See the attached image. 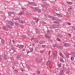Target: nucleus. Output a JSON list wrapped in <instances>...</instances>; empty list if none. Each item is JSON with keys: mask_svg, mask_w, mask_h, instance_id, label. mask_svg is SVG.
<instances>
[{"mask_svg": "<svg viewBox=\"0 0 75 75\" xmlns=\"http://www.w3.org/2000/svg\"><path fill=\"white\" fill-rule=\"evenodd\" d=\"M12 13L13 14H16V13H15L14 12H13Z\"/></svg>", "mask_w": 75, "mask_h": 75, "instance_id": "obj_50", "label": "nucleus"}, {"mask_svg": "<svg viewBox=\"0 0 75 75\" xmlns=\"http://www.w3.org/2000/svg\"><path fill=\"white\" fill-rule=\"evenodd\" d=\"M60 73L61 74H63L64 73V71H63L62 70H60Z\"/></svg>", "mask_w": 75, "mask_h": 75, "instance_id": "obj_23", "label": "nucleus"}, {"mask_svg": "<svg viewBox=\"0 0 75 75\" xmlns=\"http://www.w3.org/2000/svg\"><path fill=\"white\" fill-rule=\"evenodd\" d=\"M52 27L53 28H58V27H59V25L58 24H55L52 25Z\"/></svg>", "mask_w": 75, "mask_h": 75, "instance_id": "obj_1", "label": "nucleus"}, {"mask_svg": "<svg viewBox=\"0 0 75 75\" xmlns=\"http://www.w3.org/2000/svg\"><path fill=\"white\" fill-rule=\"evenodd\" d=\"M38 21H39V19H37L36 20V22H38Z\"/></svg>", "mask_w": 75, "mask_h": 75, "instance_id": "obj_54", "label": "nucleus"}, {"mask_svg": "<svg viewBox=\"0 0 75 75\" xmlns=\"http://www.w3.org/2000/svg\"><path fill=\"white\" fill-rule=\"evenodd\" d=\"M35 45V44H34V43H33L32 44L33 46H34Z\"/></svg>", "mask_w": 75, "mask_h": 75, "instance_id": "obj_62", "label": "nucleus"}, {"mask_svg": "<svg viewBox=\"0 0 75 75\" xmlns=\"http://www.w3.org/2000/svg\"><path fill=\"white\" fill-rule=\"evenodd\" d=\"M14 71H15V72H17V71L16 70H15Z\"/></svg>", "mask_w": 75, "mask_h": 75, "instance_id": "obj_61", "label": "nucleus"}, {"mask_svg": "<svg viewBox=\"0 0 75 75\" xmlns=\"http://www.w3.org/2000/svg\"><path fill=\"white\" fill-rule=\"evenodd\" d=\"M35 61H36L37 62H40L41 61L40 58H38L35 59Z\"/></svg>", "mask_w": 75, "mask_h": 75, "instance_id": "obj_7", "label": "nucleus"}, {"mask_svg": "<svg viewBox=\"0 0 75 75\" xmlns=\"http://www.w3.org/2000/svg\"><path fill=\"white\" fill-rule=\"evenodd\" d=\"M15 24L16 25H19V23H15Z\"/></svg>", "mask_w": 75, "mask_h": 75, "instance_id": "obj_36", "label": "nucleus"}, {"mask_svg": "<svg viewBox=\"0 0 75 75\" xmlns=\"http://www.w3.org/2000/svg\"><path fill=\"white\" fill-rule=\"evenodd\" d=\"M52 47H54V48H55L56 47H57V44H54L52 45Z\"/></svg>", "mask_w": 75, "mask_h": 75, "instance_id": "obj_25", "label": "nucleus"}, {"mask_svg": "<svg viewBox=\"0 0 75 75\" xmlns=\"http://www.w3.org/2000/svg\"><path fill=\"white\" fill-rule=\"evenodd\" d=\"M17 59H19V58H20V56H18L16 57Z\"/></svg>", "mask_w": 75, "mask_h": 75, "instance_id": "obj_45", "label": "nucleus"}, {"mask_svg": "<svg viewBox=\"0 0 75 75\" xmlns=\"http://www.w3.org/2000/svg\"><path fill=\"white\" fill-rule=\"evenodd\" d=\"M26 67L28 68V69L30 68V67L28 65H26Z\"/></svg>", "mask_w": 75, "mask_h": 75, "instance_id": "obj_35", "label": "nucleus"}, {"mask_svg": "<svg viewBox=\"0 0 75 75\" xmlns=\"http://www.w3.org/2000/svg\"><path fill=\"white\" fill-rule=\"evenodd\" d=\"M57 41H61V39H59L58 38H57Z\"/></svg>", "mask_w": 75, "mask_h": 75, "instance_id": "obj_40", "label": "nucleus"}, {"mask_svg": "<svg viewBox=\"0 0 75 75\" xmlns=\"http://www.w3.org/2000/svg\"><path fill=\"white\" fill-rule=\"evenodd\" d=\"M59 54L60 55V56H61L62 57V58H64V55L63 54H62V53H59Z\"/></svg>", "mask_w": 75, "mask_h": 75, "instance_id": "obj_19", "label": "nucleus"}, {"mask_svg": "<svg viewBox=\"0 0 75 75\" xmlns=\"http://www.w3.org/2000/svg\"><path fill=\"white\" fill-rule=\"evenodd\" d=\"M71 59L72 61H74V57H71Z\"/></svg>", "mask_w": 75, "mask_h": 75, "instance_id": "obj_43", "label": "nucleus"}, {"mask_svg": "<svg viewBox=\"0 0 75 75\" xmlns=\"http://www.w3.org/2000/svg\"><path fill=\"white\" fill-rule=\"evenodd\" d=\"M58 22H62L61 20H58Z\"/></svg>", "mask_w": 75, "mask_h": 75, "instance_id": "obj_56", "label": "nucleus"}, {"mask_svg": "<svg viewBox=\"0 0 75 75\" xmlns=\"http://www.w3.org/2000/svg\"><path fill=\"white\" fill-rule=\"evenodd\" d=\"M60 60L61 62H64V61L63 60V59H62V58H60Z\"/></svg>", "mask_w": 75, "mask_h": 75, "instance_id": "obj_27", "label": "nucleus"}, {"mask_svg": "<svg viewBox=\"0 0 75 75\" xmlns=\"http://www.w3.org/2000/svg\"><path fill=\"white\" fill-rule=\"evenodd\" d=\"M22 37L23 38H25V36H22Z\"/></svg>", "mask_w": 75, "mask_h": 75, "instance_id": "obj_51", "label": "nucleus"}, {"mask_svg": "<svg viewBox=\"0 0 75 75\" xmlns=\"http://www.w3.org/2000/svg\"><path fill=\"white\" fill-rule=\"evenodd\" d=\"M13 51L14 52H17V51H16L15 49H14V50H13Z\"/></svg>", "mask_w": 75, "mask_h": 75, "instance_id": "obj_57", "label": "nucleus"}, {"mask_svg": "<svg viewBox=\"0 0 75 75\" xmlns=\"http://www.w3.org/2000/svg\"><path fill=\"white\" fill-rule=\"evenodd\" d=\"M36 23V22L34 21L33 22H32L31 23V24H33V25H35Z\"/></svg>", "mask_w": 75, "mask_h": 75, "instance_id": "obj_28", "label": "nucleus"}, {"mask_svg": "<svg viewBox=\"0 0 75 75\" xmlns=\"http://www.w3.org/2000/svg\"><path fill=\"white\" fill-rule=\"evenodd\" d=\"M33 50H34V49H33V48H31L30 49V50H31V52H32L33 51Z\"/></svg>", "mask_w": 75, "mask_h": 75, "instance_id": "obj_48", "label": "nucleus"}, {"mask_svg": "<svg viewBox=\"0 0 75 75\" xmlns=\"http://www.w3.org/2000/svg\"><path fill=\"white\" fill-rule=\"evenodd\" d=\"M45 36L47 38H50V36H49V35H48L47 34L45 35Z\"/></svg>", "mask_w": 75, "mask_h": 75, "instance_id": "obj_21", "label": "nucleus"}, {"mask_svg": "<svg viewBox=\"0 0 75 75\" xmlns=\"http://www.w3.org/2000/svg\"><path fill=\"white\" fill-rule=\"evenodd\" d=\"M21 71H23V69H21Z\"/></svg>", "mask_w": 75, "mask_h": 75, "instance_id": "obj_64", "label": "nucleus"}, {"mask_svg": "<svg viewBox=\"0 0 75 75\" xmlns=\"http://www.w3.org/2000/svg\"><path fill=\"white\" fill-rule=\"evenodd\" d=\"M42 1H47V0H42Z\"/></svg>", "mask_w": 75, "mask_h": 75, "instance_id": "obj_59", "label": "nucleus"}, {"mask_svg": "<svg viewBox=\"0 0 75 75\" xmlns=\"http://www.w3.org/2000/svg\"><path fill=\"white\" fill-rule=\"evenodd\" d=\"M72 9H73V8L71 6H70L69 8L68 11L69 12H70V11H71L72 10Z\"/></svg>", "mask_w": 75, "mask_h": 75, "instance_id": "obj_5", "label": "nucleus"}, {"mask_svg": "<svg viewBox=\"0 0 75 75\" xmlns=\"http://www.w3.org/2000/svg\"><path fill=\"white\" fill-rule=\"evenodd\" d=\"M70 71L69 70H67L66 71V73L67 74H68L69 72Z\"/></svg>", "mask_w": 75, "mask_h": 75, "instance_id": "obj_30", "label": "nucleus"}, {"mask_svg": "<svg viewBox=\"0 0 75 75\" xmlns=\"http://www.w3.org/2000/svg\"><path fill=\"white\" fill-rule=\"evenodd\" d=\"M19 23H21V24L25 23V21H22L21 20H19Z\"/></svg>", "mask_w": 75, "mask_h": 75, "instance_id": "obj_9", "label": "nucleus"}, {"mask_svg": "<svg viewBox=\"0 0 75 75\" xmlns=\"http://www.w3.org/2000/svg\"><path fill=\"white\" fill-rule=\"evenodd\" d=\"M28 36H30L31 35V33H28Z\"/></svg>", "mask_w": 75, "mask_h": 75, "instance_id": "obj_44", "label": "nucleus"}, {"mask_svg": "<svg viewBox=\"0 0 75 75\" xmlns=\"http://www.w3.org/2000/svg\"><path fill=\"white\" fill-rule=\"evenodd\" d=\"M52 20H56V18H55V17L52 16Z\"/></svg>", "mask_w": 75, "mask_h": 75, "instance_id": "obj_32", "label": "nucleus"}, {"mask_svg": "<svg viewBox=\"0 0 75 75\" xmlns=\"http://www.w3.org/2000/svg\"><path fill=\"white\" fill-rule=\"evenodd\" d=\"M72 29H73V30H75V27H74V26L72 27Z\"/></svg>", "mask_w": 75, "mask_h": 75, "instance_id": "obj_47", "label": "nucleus"}, {"mask_svg": "<svg viewBox=\"0 0 75 75\" xmlns=\"http://www.w3.org/2000/svg\"><path fill=\"white\" fill-rule=\"evenodd\" d=\"M45 45H42V47L45 48Z\"/></svg>", "mask_w": 75, "mask_h": 75, "instance_id": "obj_38", "label": "nucleus"}, {"mask_svg": "<svg viewBox=\"0 0 75 75\" xmlns=\"http://www.w3.org/2000/svg\"><path fill=\"white\" fill-rule=\"evenodd\" d=\"M39 43L40 44H44V41L42 40L40 41L39 42Z\"/></svg>", "mask_w": 75, "mask_h": 75, "instance_id": "obj_18", "label": "nucleus"}, {"mask_svg": "<svg viewBox=\"0 0 75 75\" xmlns=\"http://www.w3.org/2000/svg\"><path fill=\"white\" fill-rule=\"evenodd\" d=\"M41 6H42V7H43L44 8H45V9H47V6L43 5H41Z\"/></svg>", "mask_w": 75, "mask_h": 75, "instance_id": "obj_20", "label": "nucleus"}, {"mask_svg": "<svg viewBox=\"0 0 75 75\" xmlns=\"http://www.w3.org/2000/svg\"><path fill=\"white\" fill-rule=\"evenodd\" d=\"M14 20H19V18H14Z\"/></svg>", "mask_w": 75, "mask_h": 75, "instance_id": "obj_42", "label": "nucleus"}, {"mask_svg": "<svg viewBox=\"0 0 75 75\" xmlns=\"http://www.w3.org/2000/svg\"><path fill=\"white\" fill-rule=\"evenodd\" d=\"M22 10H23V11H25V10H26L25 8H22Z\"/></svg>", "mask_w": 75, "mask_h": 75, "instance_id": "obj_37", "label": "nucleus"}, {"mask_svg": "<svg viewBox=\"0 0 75 75\" xmlns=\"http://www.w3.org/2000/svg\"><path fill=\"white\" fill-rule=\"evenodd\" d=\"M7 27H8L9 28H10V29H11L12 28V27L11 26L9 25H8V24H7L6 25Z\"/></svg>", "mask_w": 75, "mask_h": 75, "instance_id": "obj_17", "label": "nucleus"}, {"mask_svg": "<svg viewBox=\"0 0 75 75\" xmlns=\"http://www.w3.org/2000/svg\"><path fill=\"white\" fill-rule=\"evenodd\" d=\"M46 4V5H47V6H48V7H49V6H50V5H49V3H48L47 4V2H45L44 3V4Z\"/></svg>", "mask_w": 75, "mask_h": 75, "instance_id": "obj_24", "label": "nucleus"}, {"mask_svg": "<svg viewBox=\"0 0 75 75\" xmlns=\"http://www.w3.org/2000/svg\"><path fill=\"white\" fill-rule=\"evenodd\" d=\"M12 42H13V44H16V42H15L14 40H13Z\"/></svg>", "mask_w": 75, "mask_h": 75, "instance_id": "obj_52", "label": "nucleus"}, {"mask_svg": "<svg viewBox=\"0 0 75 75\" xmlns=\"http://www.w3.org/2000/svg\"><path fill=\"white\" fill-rule=\"evenodd\" d=\"M47 33L48 34H49V35H51V34H52V33L51 32V31H50V30H47Z\"/></svg>", "mask_w": 75, "mask_h": 75, "instance_id": "obj_14", "label": "nucleus"}, {"mask_svg": "<svg viewBox=\"0 0 75 75\" xmlns=\"http://www.w3.org/2000/svg\"><path fill=\"white\" fill-rule=\"evenodd\" d=\"M63 46H65L66 47H69V44L65 43H63Z\"/></svg>", "mask_w": 75, "mask_h": 75, "instance_id": "obj_4", "label": "nucleus"}, {"mask_svg": "<svg viewBox=\"0 0 75 75\" xmlns=\"http://www.w3.org/2000/svg\"><path fill=\"white\" fill-rule=\"evenodd\" d=\"M57 48L59 50H62V48L63 47H62V46H57Z\"/></svg>", "mask_w": 75, "mask_h": 75, "instance_id": "obj_8", "label": "nucleus"}, {"mask_svg": "<svg viewBox=\"0 0 75 75\" xmlns=\"http://www.w3.org/2000/svg\"><path fill=\"white\" fill-rule=\"evenodd\" d=\"M73 38L74 40H75V36L74 37H73Z\"/></svg>", "mask_w": 75, "mask_h": 75, "instance_id": "obj_60", "label": "nucleus"}, {"mask_svg": "<svg viewBox=\"0 0 75 75\" xmlns=\"http://www.w3.org/2000/svg\"><path fill=\"white\" fill-rule=\"evenodd\" d=\"M67 3H68L69 4H72V2H67Z\"/></svg>", "mask_w": 75, "mask_h": 75, "instance_id": "obj_31", "label": "nucleus"}, {"mask_svg": "<svg viewBox=\"0 0 75 75\" xmlns=\"http://www.w3.org/2000/svg\"><path fill=\"white\" fill-rule=\"evenodd\" d=\"M21 28H24V26H22L21 27Z\"/></svg>", "mask_w": 75, "mask_h": 75, "instance_id": "obj_63", "label": "nucleus"}, {"mask_svg": "<svg viewBox=\"0 0 75 75\" xmlns=\"http://www.w3.org/2000/svg\"><path fill=\"white\" fill-rule=\"evenodd\" d=\"M26 15H27V16H31V13L29 12H26Z\"/></svg>", "mask_w": 75, "mask_h": 75, "instance_id": "obj_12", "label": "nucleus"}, {"mask_svg": "<svg viewBox=\"0 0 75 75\" xmlns=\"http://www.w3.org/2000/svg\"><path fill=\"white\" fill-rule=\"evenodd\" d=\"M13 13H12V12H9L8 13V15L10 16H11V14H12Z\"/></svg>", "mask_w": 75, "mask_h": 75, "instance_id": "obj_34", "label": "nucleus"}, {"mask_svg": "<svg viewBox=\"0 0 75 75\" xmlns=\"http://www.w3.org/2000/svg\"><path fill=\"white\" fill-rule=\"evenodd\" d=\"M23 47H24L23 45H21L20 46V48H23Z\"/></svg>", "mask_w": 75, "mask_h": 75, "instance_id": "obj_39", "label": "nucleus"}, {"mask_svg": "<svg viewBox=\"0 0 75 75\" xmlns=\"http://www.w3.org/2000/svg\"><path fill=\"white\" fill-rule=\"evenodd\" d=\"M11 49L13 51V50H15L14 47H11Z\"/></svg>", "mask_w": 75, "mask_h": 75, "instance_id": "obj_41", "label": "nucleus"}, {"mask_svg": "<svg viewBox=\"0 0 75 75\" xmlns=\"http://www.w3.org/2000/svg\"><path fill=\"white\" fill-rule=\"evenodd\" d=\"M7 23L10 25H14V23L11 21H9L7 22Z\"/></svg>", "mask_w": 75, "mask_h": 75, "instance_id": "obj_3", "label": "nucleus"}, {"mask_svg": "<svg viewBox=\"0 0 75 75\" xmlns=\"http://www.w3.org/2000/svg\"><path fill=\"white\" fill-rule=\"evenodd\" d=\"M67 16H68V17H69V14H67Z\"/></svg>", "mask_w": 75, "mask_h": 75, "instance_id": "obj_58", "label": "nucleus"}, {"mask_svg": "<svg viewBox=\"0 0 75 75\" xmlns=\"http://www.w3.org/2000/svg\"><path fill=\"white\" fill-rule=\"evenodd\" d=\"M40 52L41 54H42V53H43V52H43V51H40Z\"/></svg>", "mask_w": 75, "mask_h": 75, "instance_id": "obj_49", "label": "nucleus"}, {"mask_svg": "<svg viewBox=\"0 0 75 75\" xmlns=\"http://www.w3.org/2000/svg\"><path fill=\"white\" fill-rule=\"evenodd\" d=\"M53 8L54 10L55 11H57V8H56V7H53Z\"/></svg>", "mask_w": 75, "mask_h": 75, "instance_id": "obj_26", "label": "nucleus"}, {"mask_svg": "<svg viewBox=\"0 0 75 75\" xmlns=\"http://www.w3.org/2000/svg\"><path fill=\"white\" fill-rule=\"evenodd\" d=\"M69 54H67L66 55V57L67 58H68V57H69Z\"/></svg>", "mask_w": 75, "mask_h": 75, "instance_id": "obj_46", "label": "nucleus"}, {"mask_svg": "<svg viewBox=\"0 0 75 75\" xmlns=\"http://www.w3.org/2000/svg\"><path fill=\"white\" fill-rule=\"evenodd\" d=\"M25 14V13H24V11H21L20 13L18 14V15L21 16V15H23V14Z\"/></svg>", "mask_w": 75, "mask_h": 75, "instance_id": "obj_13", "label": "nucleus"}, {"mask_svg": "<svg viewBox=\"0 0 75 75\" xmlns=\"http://www.w3.org/2000/svg\"><path fill=\"white\" fill-rule=\"evenodd\" d=\"M29 4H30V5H32V6H37V4L33 2H29Z\"/></svg>", "mask_w": 75, "mask_h": 75, "instance_id": "obj_2", "label": "nucleus"}, {"mask_svg": "<svg viewBox=\"0 0 75 75\" xmlns=\"http://www.w3.org/2000/svg\"><path fill=\"white\" fill-rule=\"evenodd\" d=\"M56 55H57V52H56L55 51L53 53V57H55L56 56Z\"/></svg>", "mask_w": 75, "mask_h": 75, "instance_id": "obj_10", "label": "nucleus"}, {"mask_svg": "<svg viewBox=\"0 0 75 75\" xmlns=\"http://www.w3.org/2000/svg\"><path fill=\"white\" fill-rule=\"evenodd\" d=\"M35 10H36V11H37V12H38L39 13H40V12H41V9H38L37 8H35Z\"/></svg>", "mask_w": 75, "mask_h": 75, "instance_id": "obj_6", "label": "nucleus"}, {"mask_svg": "<svg viewBox=\"0 0 75 75\" xmlns=\"http://www.w3.org/2000/svg\"><path fill=\"white\" fill-rule=\"evenodd\" d=\"M33 41H34V42H37V43H38V40L37 39H33Z\"/></svg>", "mask_w": 75, "mask_h": 75, "instance_id": "obj_16", "label": "nucleus"}, {"mask_svg": "<svg viewBox=\"0 0 75 75\" xmlns=\"http://www.w3.org/2000/svg\"><path fill=\"white\" fill-rule=\"evenodd\" d=\"M67 24H68V25H71V23H67Z\"/></svg>", "mask_w": 75, "mask_h": 75, "instance_id": "obj_53", "label": "nucleus"}, {"mask_svg": "<svg viewBox=\"0 0 75 75\" xmlns=\"http://www.w3.org/2000/svg\"><path fill=\"white\" fill-rule=\"evenodd\" d=\"M58 66L59 68H60V67H61V65L60 64H58Z\"/></svg>", "mask_w": 75, "mask_h": 75, "instance_id": "obj_55", "label": "nucleus"}, {"mask_svg": "<svg viewBox=\"0 0 75 75\" xmlns=\"http://www.w3.org/2000/svg\"><path fill=\"white\" fill-rule=\"evenodd\" d=\"M46 64L48 65H50V64H52V62H51V61H48L47 62Z\"/></svg>", "mask_w": 75, "mask_h": 75, "instance_id": "obj_11", "label": "nucleus"}, {"mask_svg": "<svg viewBox=\"0 0 75 75\" xmlns=\"http://www.w3.org/2000/svg\"><path fill=\"white\" fill-rule=\"evenodd\" d=\"M3 29H4V30H6V31H7L8 30V28L5 26H3L2 27Z\"/></svg>", "mask_w": 75, "mask_h": 75, "instance_id": "obj_15", "label": "nucleus"}, {"mask_svg": "<svg viewBox=\"0 0 75 75\" xmlns=\"http://www.w3.org/2000/svg\"><path fill=\"white\" fill-rule=\"evenodd\" d=\"M36 73H37L38 75H40V71H37Z\"/></svg>", "mask_w": 75, "mask_h": 75, "instance_id": "obj_29", "label": "nucleus"}, {"mask_svg": "<svg viewBox=\"0 0 75 75\" xmlns=\"http://www.w3.org/2000/svg\"><path fill=\"white\" fill-rule=\"evenodd\" d=\"M1 42L2 43V44H4V40H1Z\"/></svg>", "mask_w": 75, "mask_h": 75, "instance_id": "obj_33", "label": "nucleus"}, {"mask_svg": "<svg viewBox=\"0 0 75 75\" xmlns=\"http://www.w3.org/2000/svg\"><path fill=\"white\" fill-rule=\"evenodd\" d=\"M56 15L58 16V17H61V15L59 14H58L57 13H56Z\"/></svg>", "mask_w": 75, "mask_h": 75, "instance_id": "obj_22", "label": "nucleus"}]
</instances>
